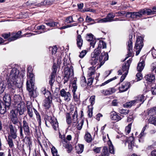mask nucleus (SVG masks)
<instances>
[{
  "mask_svg": "<svg viewBox=\"0 0 156 156\" xmlns=\"http://www.w3.org/2000/svg\"><path fill=\"white\" fill-rule=\"evenodd\" d=\"M19 71L16 68H13L11 71L9 80L6 82H2L0 83V94L4 92L6 86L9 89L11 94H14L15 92L16 87L20 88L22 86V80L25 76V73L23 72L19 76Z\"/></svg>",
  "mask_w": 156,
  "mask_h": 156,
  "instance_id": "obj_1",
  "label": "nucleus"
},
{
  "mask_svg": "<svg viewBox=\"0 0 156 156\" xmlns=\"http://www.w3.org/2000/svg\"><path fill=\"white\" fill-rule=\"evenodd\" d=\"M156 12L155 10L152 11L149 9H144L140 10L138 12H131L127 13V16L134 19H137L141 18L143 15L147 14V15H153Z\"/></svg>",
  "mask_w": 156,
  "mask_h": 156,
  "instance_id": "obj_2",
  "label": "nucleus"
},
{
  "mask_svg": "<svg viewBox=\"0 0 156 156\" xmlns=\"http://www.w3.org/2000/svg\"><path fill=\"white\" fill-rule=\"evenodd\" d=\"M108 58V53L103 52L101 53L99 59H98V58L91 57L89 62L91 65L93 66L97 64L99 65L97 67V68L98 69L104 64L105 61L107 60Z\"/></svg>",
  "mask_w": 156,
  "mask_h": 156,
  "instance_id": "obj_3",
  "label": "nucleus"
},
{
  "mask_svg": "<svg viewBox=\"0 0 156 156\" xmlns=\"http://www.w3.org/2000/svg\"><path fill=\"white\" fill-rule=\"evenodd\" d=\"M9 127L10 129V132L8 136L7 141L9 147H12L14 146L12 139H15L17 137V132L18 128L16 126H13L12 124L9 125Z\"/></svg>",
  "mask_w": 156,
  "mask_h": 156,
  "instance_id": "obj_4",
  "label": "nucleus"
},
{
  "mask_svg": "<svg viewBox=\"0 0 156 156\" xmlns=\"http://www.w3.org/2000/svg\"><path fill=\"white\" fill-rule=\"evenodd\" d=\"M45 124L48 127L51 124L54 130H56L58 129V123L57 119L54 116H47L44 118Z\"/></svg>",
  "mask_w": 156,
  "mask_h": 156,
  "instance_id": "obj_5",
  "label": "nucleus"
},
{
  "mask_svg": "<svg viewBox=\"0 0 156 156\" xmlns=\"http://www.w3.org/2000/svg\"><path fill=\"white\" fill-rule=\"evenodd\" d=\"M30 132L29 127L27 122L25 120L23 121V126H20V136L21 138L24 137V135L26 136H29L30 135Z\"/></svg>",
  "mask_w": 156,
  "mask_h": 156,
  "instance_id": "obj_6",
  "label": "nucleus"
},
{
  "mask_svg": "<svg viewBox=\"0 0 156 156\" xmlns=\"http://www.w3.org/2000/svg\"><path fill=\"white\" fill-rule=\"evenodd\" d=\"M143 38L141 36H138L137 37L136 41L134 47V49H135L136 50V55H138L143 46Z\"/></svg>",
  "mask_w": 156,
  "mask_h": 156,
  "instance_id": "obj_7",
  "label": "nucleus"
},
{
  "mask_svg": "<svg viewBox=\"0 0 156 156\" xmlns=\"http://www.w3.org/2000/svg\"><path fill=\"white\" fill-rule=\"evenodd\" d=\"M34 82H27L26 83L27 89L29 92V95L33 98H35L37 96V94H34ZM34 92L36 93L35 91Z\"/></svg>",
  "mask_w": 156,
  "mask_h": 156,
  "instance_id": "obj_8",
  "label": "nucleus"
},
{
  "mask_svg": "<svg viewBox=\"0 0 156 156\" xmlns=\"http://www.w3.org/2000/svg\"><path fill=\"white\" fill-rule=\"evenodd\" d=\"M116 137L118 138H125L126 139L125 145H128L129 149L131 150H132L133 147L134 146V138L132 136H130L128 138L126 137L125 136H123L120 137V136L117 135Z\"/></svg>",
  "mask_w": 156,
  "mask_h": 156,
  "instance_id": "obj_9",
  "label": "nucleus"
},
{
  "mask_svg": "<svg viewBox=\"0 0 156 156\" xmlns=\"http://www.w3.org/2000/svg\"><path fill=\"white\" fill-rule=\"evenodd\" d=\"M131 61V60L129 59L126 62L123 64L122 66V70H119L118 72V75H121L122 74V73L127 74Z\"/></svg>",
  "mask_w": 156,
  "mask_h": 156,
  "instance_id": "obj_10",
  "label": "nucleus"
},
{
  "mask_svg": "<svg viewBox=\"0 0 156 156\" xmlns=\"http://www.w3.org/2000/svg\"><path fill=\"white\" fill-rule=\"evenodd\" d=\"M129 40L128 41L127 45V49H128V56H127L125 59L124 60H125L128 57L131 56L132 53V52L133 50V45H132V38L133 34H130L129 35Z\"/></svg>",
  "mask_w": 156,
  "mask_h": 156,
  "instance_id": "obj_11",
  "label": "nucleus"
},
{
  "mask_svg": "<svg viewBox=\"0 0 156 156\" xmlns=\"http://www.w3.org/2000/svg\"><path fill=\"white\" fill-rule=\"evenodd\" d=\"M26 110V106L23 102H21L18 104L16 107L15 110L17 112L19 113L20 115L23 114Z\"/></svg>",
  "mask_w": 156,
  "mask_h": 156,
  "instance_id": "obj_12",
  "label": "nucleus"
},
{
  "mask_svg": "<svg viewBox=\"0 0 156 156\" xmlns=\"http://www.w3.org/2000/svg\"><path fill=\"white\" fill-rule=\"evenodd\" d=\"M60 95L64 98V100L66 102L69 101L72 98L71 95L69 92L66 91L64 89H62L60 92Z\"/></svg>",
  "mask_w": 156,
  "mask_h": 156,
  "instance_id": "obj_13",
  "label": "nucleus"
},
{
  "mask_svg": "<svg viewBox=\"0 0 156 156\" xmlns=\"http://www.w3.org/2000/svg\"><path fill=\"white\" fill-rule=\"evenodd\" d=\"M52 98L51 95H48L43 101V106L45 109H48L51 106Z\"/></svg>",
  "mask_w": 156,
  "mask_h": 156,
  "instance_id": "obj_14",
  "label": "nucleus"
},
{
  "mask_svg": "<svg viewBox=\"0 0 156 156\" xmlns=\"http://www.w3.org/2000/svg\"><path fill=\"white\" fill-rule=\"evenodd\" d=\"M33 69L31 66H29L27 68V82L34 81L35 77L32 73Z\"/></svg>",
  "mask_w": 156,
  "mask_h": 156,
  "instance_id": "obj_15",
  "label": "nucleus"
},
{
  "mask_svg": "<svg viewBox=\"0 0 156 156\" xmlns=\"http://www.w3.org/2000/svg\"><path fill=\"white\" fill-rule=\"evenodd\" d=\"M64 75L73 77L74 75V71L73 66L70 65V66H68L64 68Z\"/></svg>",
  "mask_w": 156,
  "mask_h": 156,
  "instance_id": "obj_16",
  "label": "nucleus"
},
{
  "mask_svg": "<svg viewBox=\"0 0 156 156\" xmlns=\"http://www.w3.org/2000/svg\"><path fill=\"white\" fill-rule=\"evenodd\" d=\"M146 56L144 55L140 58V62L138 64L137 69L138 71L141 72L144 69L145 64L144 61L146 58Z\"/></svg>",
  "mask_w": 156,
  "mask_h": 156,
  "instance_id": "obj_17",
  "label": "nucleus"
},
{
  "mask_svg": "<svg viewBox=\"0 0 156 156\" xmlns=\"http://www.w3.org/2000/svg\"><path fill=\"white\" fill-rule=\"evenodd\" d=\"M62 142L63 144V146L67 149V151L68 153L71 152L73 150V147L71 144L68 143V141H67L66 139H65L64 137L63 138H62Z\"/></svg>",
  "mask_w": 156,
  "mask_h": 156,
  "instance_id": "obj_18",
  "label": "nucleus"
},
{
  "mask_svg": "<svg viewBox=\"0 0 156 156\" xmlns=\"http://www.w3.org/2000/svg\"><path fill=\"white\" fill-rule=\"evenodd\" d=\"M130 87V84L129 82H126L123 83L119 87L120 92H122L126 91Z\"/></svg>",
  "mask_w": 156,
  "mask_h": 156,
  "instance_id": "obj_19",
  "label": "nucleus"
},
{
  "mask_svg": "<svg viewBox=\"0 0 156 156\" xmlns=\"http://www.w3.org/2000/svg\"><path fill=\"white\" fill-rule=\"evenodd\" d=\"M93 35L91 34H87L86 37V39L87 41H90V44L91 47H92L93 48L94 47V45L96 43V41L94 38Z\"/></svg>",
  "mask_w": 156,
  "mask_h": 156,
  "instance_id": "obj_20",
  "label": "nucleus"
},
{
  "mask_svg": "<svg viewBox=\"0 0 156 156\" xmlns=\"http://www.w3.org/2000/svg\"><path fill=\"white\" fill-rule=\"evenodd\" d=\"M146 99L144 95H140L135 98L134 101L135 104L139 103L140 105L144 102Z\"/></svg>",
  "mask_w": 156,
  "mask_h": 156,
  "instance_id": "obj_21",
  "label": "nucleus"
},
{
  "mask_svg": "<svg viewBox=\"0 0 156 156\" xmlns=\"http://www.w3.org/2000/svg\"><path fill=\"white\" fill-rule=\"evenodd\" d=\"M144 78L149 84L153 83L155 81V76L152 74H148L145 76Z\"/></svg>",
  "mask_w": 156,
  "mask_h": 156,
  "instance_id": "obj_22",
  "label": "nucleus"
},
{
  "mask_svg": "<svg viewBox=\"0 0 156 156\" xmlns=\"http://www.w3.org/2000/svg\"><path fill=\"white\" fill-rule=\"evenodd\" d=\"M116 89L114 87L110 88L107 90H103L101 91V92L105 95L112 94L114 93Z\"/></svg>",
  "mask_w": 156,
  "mask_h": 156,
  "instance_id": "obj_23",
  "label": "nucleus"
},
{
  "mask_svg": "<svg viewBox=\"0 0 156 156\" xmlns=\"http://www.w3.org/2000/svg\"><path fill=\"white\" fill-rule=\"evenodd\" d=\"M110 118L112 120L116 121H118L121 119L120 116L115 111H112L110 113Z\"/></svg>",
  "mask_w": 156,
  "mask_h": 156,
  "instance_id": "obj_24",
  "label": "nucleus"
},
{
  "mask_svg": "<svg viewBox=\"0 0 156 156\" xmlns=\"http://www.w3.org/2000/svg\"><path fill=\"white\" fill-rule=\"evenodd\" d=\"M3 100L4 101V104L8 108L10 105L11 101V96L10 94H5L3 98Z\"/></svg>",
  "mask_w": 156,
  "mask_h": 156,
  "instance_id": "obj_25",
  "label": "nucleus"
},
{
  "mask_svg": "<svg viewBox=\"0 0 156 156\" xmlns=\"http://www.w3.org/2000/svg\"><path fill=\"white\" fill-rule=\"evenodd\" d=\"M72 115V119L73 122L76 125L78 123V113L76 109L74 111L71 112Z\"/></svg>",
  "mask_w": 156,
  "mask_h": 156,
  "instance_id": "obj_26",
  "label": "nucleus"
},
{
  "mask_svg": "<svg viewBox=\"0 0 156 156\" xmlns=\"http://www.w3.org/2000/svg\"><path fill=\"white\" fill-rule=\"evenodd\" d=\"M76 41L77 47L80 49H81L83 44V40L80 35L79 34L77 35Z\"/></svg>",
  "mask_w": 156,
  "mask_h": 156,
  "instance_id": "obj_27",
  "label": "nucleus"
},
{
  "mask_svg": "<svg viewBox=\"0 0 156 156\" xmlns=\"http://www.w3.org/2000/svg\"><path fill=\"white\" fill-rule=\"evenodd\" d=\"M21 31H19L16 34L8 39L9 41H11L15 40L18 38H20L22 37V36L21 35Z\"/></svg>",
  "mask_w": 156,
  "mask_h": 156,
  "instance_id": "obj_28",
  "label": "nucleus"
},
{
  "mask_svg": "<svg viewBox=\"0 0 156 156\" xmlns=\"http://www.w3.org/2000/svg\"><path fill=\"white\" fill-rule=\"evenodd\" d=\"M32 107V105L30 103L29 104L28 103H27V113L29 116L31 118L33 116Z\"/></svg>",
  "mask_w": 156,
  "mask_h": 156,
  "instance_id": "obj_29",
  "label": "nucleus"
},
{
  "mask_svg": "<svg viewBox=\"0 0 156 156\" xmlns=\"http://www.w3.org/2000/svg\"><path fill=\"white\" fill-rule=\"evenodd\" d=\"M37 29L40 30L37 32L38 34L44 33L48 30H46L45 26L44 25L38 26L37 27Z\"/></svg>",
  "mask_w": 156,
  "mask_h": 156,
  "instance_id": "obj_30",
  "label": "nucleus"
},
{
  "mask_svg": "<svg viewBox=\"0 0 156 156\" xmlns=\"http://www.w3.org/2000/svg\"><path fill=\"white\" fill-rule=\"evenodd\" d=\"M8 108L6 105L3 103H0V113L3 114L6 111V108Z\"/></svg>",
  "mask_w": 156,
  "mask_h": 156,
  "instance_id": "obj_31",
  "label": "nucleus"
},
{
  "mask_svg": "<svg viewBox=\"0 0 156 156\" xmlns=\"http://www.w3.org/2000/svg\"><path fill=\"white\" fill-rule=\"evenodd\" d=\"M95 67L93 66L90 67L89 68L87 74V75L89 77H93V76L95 73Z\"/></svg>",
  "mask_w": 156,
  "mask_h": 156,
  "instance_id": "obj_32",
  "label": "nucleus"
},
{
  "mask_svg": "<svg viewBox=\"0 0 156 156\" xmlns=\"http://www.w3.org/2000/svg\"><path fill=\"white\" fill-rule=\"evenodd\" d=\"M101 50L96 48L91 54V57L98 58V55L101 54Z\"/></svg>",
  "mask_w": 156,
  "mask_h": 156,
  "instance_id": "obj_33",
  "label": "nucleus"
},
{
  "mask_svg": "<svg viewBox=\"0 0 156 156\" xmlns=\"http://www.w3.org/2000/svg\"><path fill=\"white\" fill-rule=\"evenodd\" d=\"M115 16L113 12H109L108 14L105 18L108 22H111L113 20V19L114 18Z\"/></svg>",
  "mask_w": 156,
  "mask_h": 156,
  "instance_id": "obj_34",
  "label": "nucleus"
},
{
  "mask_svg": "<svg viewBox=\"0 0 156 156\" xmlns=\"http://www.w3.org/2000/svg\"><path fill=\"white\" fill-rule=\"evenodd\" d=\"M52 2V0H46L44 1L41 2V3L36 4L35 6L39 7L41 5H45V4L48 5L51 4Z\"/></svg>",
  "mask_w": 156,
  "mask_h": 156,
  "instance_id": "obj_35",
  "label": "nucleus"
},
{
  "mask_svg": "<svg viewBox=\"0 0 156 156\" xmlns=\"http://www.w3.org/2000/svg\"><path fill=\"white\" fill-rule=\"evenodd\" d=\"M76 152L78 154L81 153L83 151L84 146L82 144H78L76 147Z\"/></svg>",
  "mask_w": 156,
  "mask_h": 156,
  "instance_id": "obj_36",
  "label": "nucleus"
},
{
  "mask_svg": "<svg viewBox=\"0 0 156 156\" xmlns=\"http://www.w3.org/2000/svg\"><path fill=\"white\" fill-rule=\"evenodd\" d=\"M106 44L103 41H99L98 42V47L97 48L101 49V48H106Z\"/></svg>",
  "mask_w": 156,
  "mask_h": 156,
  "instance_id": "obj_37",
  "label": "nucleus"
},
{
  "mask_svg": "<svg viewBox=\"0 0 156 156\" xmlns=\"http://www.w3.org/2000/svg\"><path fill=\"white\" fill-rule=\"evenodd\" d=\"M10 119L12 123L14 125L13 126H16V127H17L18 128H19V126L18 125L19 121L17 117Z\"/></svg>",
  "mask_w": 156,
  "mask_h": 156,
  "instance_id": "obj_38",
  "label": "nucleus"
},
{
  "mask_svg": "<svg viewBox=\"0 0 156 156\" xmlns=\"http://www.w3.org/2000/svg\"><path fill=\"white\" fill-rule=\"evenodd\" d=\"M84 138L85 141L88 143L90 142L92 140L90 134L88 132L86 133Z\"/></svg>",
  "mask_w": 156,
  "mask_h": 156,
  "instance_id": "obj_39",
  "label": "nucleus"
},
{
  "mask_svg": "<svg viewBox=\"0 0 156 156\" xmlns=\"http://www.w3.org/2000/svg\"><path fill=\"white\" fill-rule=\"evenodd\" d=\"M45 24L48 26L49 27H58V23L54 21H50L46 22L45 23Z\"/></svg>",
  "mask_w": 156,
  "mask_h": 156,
  "instance_id": "obj_40",
  "label": "nucleus"
},
{
  "mask_svg": "<svg viewBox=\"0 0 156 156\" xmlns=\"http://www.w3.org/2000/svg\"><path fill=\"white\" fill-rule=\"evenodd\" d=\"M34 112L36 115L37 120L38 122L39 126H40L41 124V119L40 115L37 111L34 108H33Z\"/></svg>",
  "mask_w": 156,
  "mask_h": 156,
  "instance_id": "obj_41",
  "label": "nucleus"
},
{
  "mask_svg": "<svg viewBox=\"0 0 156 156\" xmlns=\"http://www.w3.org/2000/svg\"><path fill=\"white\" fill-rule=\"evenodd\" d=\"M148 114L151 116L156 114V107H154L151 109H148Z\"/></svg>",
  "mask_w": 156,
  "mask_h": 156,
  "instance_id": "obj_42",
  "label": "nucleus"
},
{
  "mask_svg": "<svg viewBox=\"0 0 156 156\" xmlns=\"http://www.w3.org/2000/svg\"><path fill=\"white\" fill-rule=\"evenodd\" d=\"M109 153L108 151L107 147H104L101 153V156H109Z\"/></svg>",
  "mask_w": 156,
  "mask_h": 156,
  "instance_id": "obj_43",
  "label": "nucleus"
},
{
  "mask_svg": "<svg viewBox=\"0 0 156 156\" xmlns=\"http://www.w3.org/2000/svg\"><path fill=\"white\" fill-rule=\"evenodd\" d=\"M63 64L64 66L66 67L68 66H70V65H72L70 60H69L68 61V57H67V58L66 57L64 58Z\"/></svg>",
  "mask_w": 156,
  "mask_h": 156,
  "instance_id": "obj_44",
  "label": "nucleus"
},
{
  "mask_svg": "<svg viewBox=\"0 0 156 156\" xmlns=\"http://www.w3.org/2000/svg\"><path fill=\"white\" fill-rule=\"evenodd\" d=\"M17 112L14 110H12L9 115V119L17 117Z\"/></svg>",
  "mask_w": 156,
  "mask_h": 156,
  "instance_id": "obj_45",
  "label": "nucleus"
},
{
  "mask_svg": "<svg viewBox=\"0 0 156 156\" xmlns=\"http://www.w3.org/2000/svg\"><path fill=\"white\" fill-rule=\"evenodd\" d=\"M135 104L134 100L127 102L123 105L125 107L129 108Z\"/></svg>",
  "mask_w": 156,
  "mask_h": 156,
  "instance_id": "obj_46",
  "label": "nucleus"
},
{
  "mask_svg": "<svg viewBox=\"0 0 156 156\" xmlns=\"http://www.w3.org/2000/svg\"><path fill=\"white\" fill-rule=\"evenodd\" d=\"M108 144L109 145V152L111 154L114 153V149L113 148V146L112 144L111 141L109 140L108 142Z\"/></svg>",
  "mask_w": 156,
  "mask_h": 156,
  "instance_id": "obj_47",
  "label": "nucleus"
},
{
  "mask_svg": "<svg viewBox=\"0 0 156 156\" xmlns=\"http://www.w3.org/2000/svg\"><path fill=\"white\" fill-rule=\"evenodd\" d=\"M146 134V133L144 132H141L140 133L138 136V138H139L138 141L139 142H143L144 140L143 138L145 136Z\"/></svg>",
  "mask_w": 156,
  "mask_h": 156,
  "instance_id": "obj_48",
  "label": "nucleus"
},
{
  "mask_svg": "<svg viewBox=\"0 0 156 156\" xmlns=\"http://www.w3.org/2000/svg\"><path fill=\"white\" fill-rule=\"evenodd\" d=\"M80 83L81 86L83 87H85L86 86L87 83L84 77L82 76L81 77Z\"/></svg>",
  "mask_w": 156,
  "mask_h": 156,
  "instance_id": "obj_49",
  "label": "nucleus"
},
{
  "mask_svg": "<svg viewBox=\"0 0 156 156\" xmlns=\"http://www.w3.org/2000/svg\"><path fill=\"white\" fill-rule=\"evenodd\" d=\"M149 121L150 123L156 125V118L155 117L151 116L149 118Z\"/></svg>",
  "mask_w": 156,
  "mask_h": 156,
  "instance_id": "obj_50",
  "label": "nucleus"
},
{
  "mask_svg": "<svg viewBox=\"0 0 156 156\" xmlns=\"http://www.w3.org/2000/svg\"><path fill=\"white\" fill-rule=\"evenodd\" d=\"M66 122L68 124H70L72 122V119L70 116V115L69 113H67L66 115Z\"/></svg>",
  "mask_w": 156,
  "mask_h": 156,
  "instance_id": "obj_51",
  "label": "nucleus"
},
{
  "mask_svg": "<svg viewBox=\"0 0 156 156\" xmlns=\"http://www.w3.org/2000/svg\"><path fill=\"white\" fill-rule=\"evenodd\" d=\"M128 12H127L126 13V12L125 11H119L118 12H116L115 13V14L116 15V16L119 17V16H122L123 15H125L126 14V15L127 13ZM126 16L127 17V16L126 15Z\"/></svg>",
  "mask_w": 156,
  "mask_h": 156,
  "instance_id": "obj_52",
  "label": "nucleus"
},
{
  "mask_svg": "<svg viewBox=\"0 0 156 156\" xmlns=\"http://www.w3.org/2000/svg\"><path fill=\"white\" fill-rule=\"evenodd\" d=\"M131 123H130L128 125V126L126 127L125 129V132L126 135L129 134L130 133L131 129Z\"/></svg>",
  "mask_w": 156,
  "mask_h": 156,
  "instance_id": "obj_53",
  "label": "nucleus"
},
{
  "mask_svg": "<svg viewBox=\"0 0 156 156\" xmlns=\"http://www.w3.org/2000/svg\"><path fill=\"white\" fill-rule=\"evenodd\" d=\"M51 151L53 156H59V155L58 154L57 149L54 147H53L51 148Z\"/></svg>",
  "mask_w": 156,
  "mask_h": 156,
  "instance_id": "obj_54",
  "label": "nucleus"
},
{
  "mask_svg": "<svg viewBox=\"0 0 156 156\" xmlns=\"http://www.w3.org/2000/svg\"><path fill=\"white\" fill-rule=\"evenodd\" d=\"M55 76H52L51 75L50 77V80L49 81V83L51 87L53 85V83L54 82Z\"/></svg>",
  "mask_w": 156,
  "mask_h": 156,
  "instance_id": "obj_55",
  "label": "nucleus"
},
{
  "mask_svg": "<svg viewBox=\"0 0 156 156\" xmlns=\"http://www.w3.org/2000/svg\"><path fill=\"white\" fill-rule=\"evenodd\" d=\"M119 112L121 114L126 115L129 112V111L123 109H120L119 110Z\"/></svg>",
  "mask_w": 156,
  "mask_h": 156,
  "instance_id": "obj_56",
  "label": "nucleus"
},
{
  "mask_svg": "<svg viewBox=\"0 0 156 156\" xmlns=\"http://www.w3.org/2000/svg\"><path fill=\"white\" fill-rule=\"evenodd\" d=\"M95 20L97 21L96 22L98 23H104L108 22L105 18H104L102 19H98L96 20Z\"/></svg>",
  "mask_w": 156,
  "mask_h": 156,
  "instance_id": "obj_57",
  "label": "nucleus"
},
{
  "mask_svg": "<svg viewBox=\"0 0 156 156\" xmlns=\"http://www.w3.org/2000/svg\"><path fill=\"white\" fill-rule=\"evenodd\" d=\"M41 91L42 93L44 95H45L46 94L47 95H51L49 92H48V90H46V88L44 87L41 88Z\"/></svg>",
  "mask_w": 156,
  "mask_h": 156,
  "instance_id": "obj_58",
  "label": "nucleus"
},
{
  "mask_svg": "<svg viewBox=\"0 0 156 156\" xmlns=\"http://www.w3.org/2000/svg\"><path fill=\"white\" fill-rule=\"evenodd\" d=\"M52 72L51 75H52V76H55L57 72V67L55 65H53L52 67Z\"/></svg>",
  "mask_w": 156,
  "mask_h": 156,
  "instance_id": "obj_59",
  "label": "nucleus"
},
{
  "mask_svg": "<svg viewBox=\"0 0 156 156\" xmlns=\"http://www.w3.org/2000/svg\"><path fill=\"white\" fill-rule=\"evenodd\" d=\"M116 78V77H114L113 78H111L109 80H108L106 81L104 83H102V84L101 85V86H104L106 84H107V83H108L114 80H115Z\"/></svg>",
  "mask_w": 156,
  "mask_h": 156,
  "instance_id": "obj_60",
  "label": "nucleus"
},
{
  "mask_svg": "<svg viewBox=\"0 0 156 156\" xmlns=\"http://www.w3.org/2000/svg\"><path fill=\"white\" fill-rule=\"evenodd\" d=\"M72 87L73 88V89L72 90V92L73 94L74 97L75 98L76 97V96H75V93L76 91V89H77V86H76V84H73Z\"/></svg>",
  "mask_w": 156,
  "mask_h": 156,
  "instance_id": "obj_61",
  "label": "nucleus"
},
{
  "mask_svg": "<svg viewBox=\"0 0 156 156\" xmlns=\"http://www.w3.org/2000/svg\"><path fill=\"white\" fill-rule=\"evenodd\" d=\"M14 101L15 103L19 102L20 101V98L19 95H15L14 96Z\"/></svg>",
  "mask_w": 156,
  "mask_h": 156,
  "instance_id": "obj_62",
  "label": "nucleus"
},
{
  "mask_svg": "<svg viewBox=\"0 0 156 156\" xmlns=\"http://www.w3.org/2000/svg\"><path fill=\"white\" fill-rule=\"evenodd\" d=\"M87 52V51L86 50H83L80 53V55H79V57L81 58H83L86 55Z\"/></svg>",
  "mask_w": 156,
  "mask_h": 156,
  "instance_id": "obj_63",
  "label": "nucleus"
},
{
  "mask_svg": "<svg viewBox=\"0 0 156 156\" xmlns=\"http://www.w3.org/2000/svg\"><path fill=\"white\" fill-rule=\"evenodd\" d=\"M94 77H90V78H89L87 80V84L88 85L90 86L92 84V83L93 82V80L94 79Z\"/></svg>",
  "mask_w": 156,
  "mask_h": 156,
  "instance_id": "obj_64",
  "label": "nucleus"
}]
</instances>
